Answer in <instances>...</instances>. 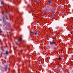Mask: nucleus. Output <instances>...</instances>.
<instances>
[{"instance_id":"obj_1","label":"nucleus","mask_w":73,"mask_h":73,"mask_svg":"<svg viewBox=\"0 0 73 73\" xmlns=\"http://www.w3.org/2000/svg\"><path fill=\"white\" fill-rule=\"evenodd\" d=\"M49 42L50 43V44L51 45H55L56 43L54 42L50 41Z\"/></svg>"},{"instance_id":"obj_2","label":"nucleus","mask_w":73,"mask_h":73,"mask_svg":"<svg viewBox=\"0 0 73 73\" xmlns=\"http://www.w3.org/2000/svg\"><path fill=\"white\" fill-rule=\"evenodd\" d=\"M48 3L49 4H50L51 3H52V1H48Z\"/></svg>"},{"instance_id":"obj_3","label":"nucleus","mask_w":73,"mask_h":73,"mask_svg":"<svg viewBox=\"0 0 73 73\" xmlns=\"http://www.w3.org/2000/svg\"><path fill=\"white\" fill-rule=\"evenodd\" d=\"M3 23H5V19H4V17H3Z\"/></svg>"},{"instance_id":"obj_4","label":"nucleus","mask_w":73,"mask_h":73,"mask_svg":"<svg viewBox=\"0 0 73 73\" xmlns=\"http://www.w3.org/2000/svg\"><path fill=\"white\" fill-rule=\"evenodd\" d=\"M22 40V39L21 38H19V41H21Z\"/></svg>"},{"instance_id":"obj_5","label":"nucleus","mask_w":73,"mask_h":73,"mask_svg":"<svg viewBox=\"0 0 73 73\" xmlns=\"http://www.w3.org/2000/svg\"><path fill=\"white\" fill-rule=\"evenodd\" d=\"M6 54H8V51H6Z\"/></svg>"},{"instance_id":"obj_6","label":"nucleus","mask_w":73,"mask_h":73,"mask_svg":"<svg viewBox=\"0 0 73 73\" xmlns=\"http://www.w3.org/2000/svg\"><path fill=\"white\" fill-rule=\"evenodd\" d=\"M52 18L54 17V14H53L52 15Z\"/></svg>"},{"instance_id":"obj_7","label":"nucleus","mask_w":73,"mask_h":73,"mask_svg":"<svg viewBox=\"0 0 73 73\" xmlns=\"http://www.w3.org/2000/svg\"><path fill=\"white\" fill-rule=\"evenodd\" d=\"M35 35H37V32H36V33H35Z\"/></svg>"},{"instance_id":"obj_8","label":"nucleus","mask_w":73,"mask_h":73,"mask_svg":"<svg viewBox=\"0 0 73 73\" xmlns=\"http://www.w3.org/2000/svg\"><path fill=\"white\" fill-rule=\"evenodd\" d=\"M38 0H36L35 1V2H36L37 3H38Z\"/></svg>"},{"instance_id":"obj_9","label":"nucleus","mask_w":73,"mask_h":73,"mask_svg":"<svg viewBox=\"0 0 73 73\" xmlns=\"http://www.w3.org/2000/svg\"><path fill=\"white\" fill-rule=\"evenodd\" d=\"M50 7V6L49 5L47 6V8H49Z\"/></svg>"},{"instance_id":"obj_10","label":"nucleus","mask_w":73,"mask_h":73,"mask_svg":"<svg viewBox=\"0 0 73 73\" xmlns=\"http://www.w3.org/2000/svg\"><path fill=\"white\" fill-rule=\"evenodd\" d=\"M5 69H7V66H6L5 67Z\"/></svg>"},{"instance_id":"obj_11","label":"nucleus","mask_w":73,"mask_h":73,"mask_svg":"<svg viewBox=\"0 0 73 73\" xmlns=\"http://www.w3.org/2000/svg\"><path fill=\"white\" fill-rule=\"evenodd\" d=\"M1 4H4V2H3V1L1 2Z\"/></svg>"},{"instance_id":"obj_12","label":"nucleus","mask_w":73,"mask_h":73,"mask_svg":"<svg viewBox=\"0 0 73 73\" xmlns=\"http://www.w3.org/2000/svg\"><path fill=\"white\" fill-rule=\"evenodd\" d=\"M6 13H8V10H6Z\"/></svg>"},{"instance_id":"obj_13","label":"nucleus","mask_w":73,"mask_h":73,"mask_svg":"<svg viewBox=\"0 0 73 73\" xmlns=\"http://www.w3.org/2000/svg\"><path fill=\"white\" fill-rule=\"evenodd\" d=\"M35 33V32H34V31H32V32H31V33Z\"/></svg>"},{"instance_id":"obj_14","label":"nucleus","mask_w":73,"mask_h":73,"mask_svg":"<svg viewBox=\"0 0 73 73\" xmlns=\"http://www.w3.org/2000/svg\"><path fill=\"white\" fill-rule=\"evenodd\" d=\"M5 17H6V19H8V18H7V16H6Z\"/></svg>"},{"instance_id":"obj_15","label":"nucleus","mask_w":73,"mask_h":73,"mask_svg":"<svg viewBox=\"0 0 73 73\" xmlns=\"http://www.w3.org/2000/svg\"><path fill=\"white\" fill-rule=\"evenodd\" d=\"M15 43L17 45V42H15Z\"/></svg>"},{"instance_id":"obj_16","label":"nucleus","mask_w":73,"mask_h":73,"mask_svg":"<svg viewBox=\"0 0 73 73\" xmlns=\"http://www.w3.org/2000/svg\"><path fill=\"white\" fill-rule=\"evenodd\" d=\"M57 69H59V67H58L57 68Z\"/></svg>"},{"instance_id":"obj_17","label":"nucleus","mask_w":73,"mask_h":73,"mask_svg":"<svg viewBox=\"0 0 73 73\" xmlns=\"http://www.w3.org/2000/svg\"><path fill=\"white\" fill-rule=\"evenodd\" d=\"M59 60H61V58H60V57H59Z\"/></svg>"},{"instance_id":"obj_18","label":"nucleus","mask_w":73,"mask_h":73,"mask_svg":"<svg viewBox=\"0 0 73 73\" xmlns=\"http://www.w3.org/2000/svg\"><path fill=\"white\" fill-rule=\"evenodd\" d=\"M1 32H2V31H0V33H1Z\"/></svg>"},{"instance_id":"obj_19","label":"nucleus","mask_w":73,"mask_h":73,"mask_svg":"<svg viewBox=\"0 0 73 73\" xmlns=\"http://www.w3.org/2000/svg\"><path fill=\"white\" fill-rule=\"evenodd\" d=\"M18 59L19 60H21V59L20 58H19Z\"/></svg>"},{"instance_id":"obj_20","label":"nucleus","mask_w":73,"mask_h":73,"mask_svg":"<svg viewBox=\"0 0 73 73\" xmlns=\"http://www.w3.org/2000/svg\"><path fill=\"white\" fill-rule=\"evenodd\" d=\"M25 57V56H24L23 57L24 58Z\"/></svg>"},{"instance_id":"obj_21","label":"nucleus","mask_w":73,"mask_h":73,"mask_svg":"<svg viewBox=\"0 0 73 73\" xmlns=\"http://www.w3.org/2000/svg\"><path fill=\"white\" fill-rule=\"evenodd\" d=\"M72 25H73V23H72Z\"/></svg>"},{"instance_id":"obj_22","label":"nucleus","mask_w":73,"mask_h":73,"mask_svg":"<svg viewBox=\"0 0 73 73\" xmlns=\"http://www.w3.org/2000/svg\"><path fill=\"white\" fill-rule=\"evenodd\" d=\"M26 3H27V2H26Z\"/></svg>"},{"instance_id":"obj_23","label":"nucleus","mask_w":73,"mask_h":73,"mask_svg":"<svg viewBox=\"0 0 73 73\" xmlns=\"http://www.w3.org/2000/svg\"><path fill=\"white\" fill-rule=\"evenodd\" d=\"M62 15H64V13H63Z\"/></svg>"},{"instance_id":"obj_24","label":"nucleus","mask_w":73,"mask_h":73,"mask_svg":"<svg viewBox=\"0 0 73 73\" xmlns=\"http://www.w3.org/2000/svg\"><path fill=\"white\" fill-rule=\"evenodd\" d=\"M53 13H54V12H53Z\"/></svg>"},{"instance_id":"obj_25","label":"nucleus","mask_w":73,"mask_h":73,"mask_svg":"<svg viewBox=\"0 0 73 73\" xmlns=\"http://www.w3.org/2000/svg\"><path fill=\"white\" fill-rule=\"evenodd\" d=\"M20 52H21V51Z\"/></svg>"}]
</instances>
